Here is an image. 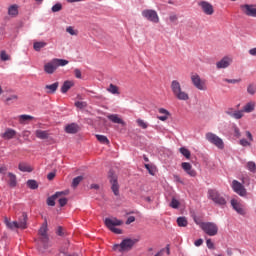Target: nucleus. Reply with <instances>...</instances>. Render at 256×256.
Segmentation results:
<instances>
[{
  "instance_id": "obj_27",
  "label": "nucleus",
  "mask_w": 256,
  "mask_h": 256,
  "mask_svg": "<svg viewBox=\"0 0 256 256\" xmlns=\"http://www.w3.org/2000/svg\"><path fill=\"white\" fill-rule=\"evenodd\" d=\"M19 171L23 173H31L33 171V167L29 166V164L22 162L18 165Z\"/></svg>"
},
{
  "instance_id": "obj_53",
  "label": "nucleus",
  "mask_w": 256,
  "mask_h": 256,
  "mask_svg": "<svg viewBox=\"0 0 256 256\" xmlns=\"http://www.w3.org/2000/svg\"><path fill=\"white\" fill-rule=\"evenodd\" d=\"M145 169H147V171L151 174V175H155V169L149 165V164H145Z\"/></svg>"
},
{
  "instance_id": "obj_10",
  "label": "nucleus",
  "mask_w": 256,
  "mask_h": 256,
  "mask_svg": "<svg viewBox=\"0 0 256 256\" xmlns=\"http://www.w3.org/2000/svg\"><path fill=\"white\" fill-rule=\"evenodd\" d=\"M142 17L147 19V21H151V23H159V15L155 10H151V9L143 10Z\"/></svg>"
},
{
  "instance_id": "obj_6",
  "label": "nucleus",
  "mask_w": 256,
  "mask_h": 256,
  "mask_svg": "<svg viewBox=\"0 0 256 256\" xmlns=\"http://www.w3.org/2000/svg\"><path fill=\"white\" fill-rule=\"evenodd\" d=\"M200 228L206 235H209L210 237H215L217 233H219V227H217V224L213 222H204L200 224Z\"/></svg>"
},
{
  "instance_id": "obj_15",
  "label": "nucleus",
  "mask_w": 256,
  "mask_h": 256,
  "mask_svg": "<svg viewBox=\"0 0 256 256\" xmlns=\"http://www.w3.org/2000/svg\"><path fill=\"white\" fill-rule=\"evenodd\" d=\"M231 206L239 215H245V208L243 207V204H241V202H239L237 199L231 200Z\"/></svg>"
},
{
  "instance_id": "obj_29",
  "label": "nucleus",
  "mask_w": 256,
  "mask_h": 256,
  "mask_svg": "<svg viewBox=\"0 0 256 256\" xmlns=\"http://www.w3.org/2000/svg\"><path fill=\"white\" fill-rule=\"evenodd\" d=\"M8 185L10 187H17V176L11 172L8 173Z\"/></svg>"
},
{
  "instance_id": "obj_2",
  "label": "nucleus",
  "mask_w": 256,
  "mask_h": 256,
  "mask_svg": "<svg viewBox=\"0 0 256 256\" xmlns=\"http://www.w3.org/2000/svg\"><path fill=\"white\" fill-rule=\"evenodd\" d=\"M170 87L174 97L178 99V101H189V93L183 90L179 81L173 80Z\"/></svg>"
},
{
  "instance_id": "obj_3",
  "label": "nucleus",
  "mask_w": 256,
  "mask_h": 256,
  "mask_svg": "<svg viewBox=\"0 0 256 256\" xmlns=\"http://www.w3.org/2000/svg\"><path fill=\"white\" fill-rule=\"evenodd\" d=\"M208 199H210L211 201H213V203H215V205H219L220 207L227 205V200L225 199V196H223V194H221L216 189L208 190Z\"/></svg>"
},
{
  "instance_id": "obj_24",
  "label": "nucleus",
  "mask_w": 256,
  "mask_h": 256,
  "mask_svg": "<svg viewBox=\"0 0 256 256\" xmlns=\"http://www.w3.org/2000/svg\"><path fill=\"white\" fill-rule=\"evenodd\" d=\"M107 118L109 119V121H112V123H117L118 125H125L123 119H121L117 114L108 115Z\"/></svg>"
},
{
  "instance_id": "obj_47",
  "label": "nucleus",
  "mask_w": 256,
  "mask_h": 256,
  "mask_svg": "<svg viewBox=\"0 0 256 256\" xmlns=\"http://www.w3.org/2000/svg\"><path fill=\"white\" fill-rule=\"evenodd\" d=\"M247 169H248V171H251V173H255V171H256L255 162H248L247 163Z\"/></svg>"
},
{
  "instance_id": "obj_39",
  "label": "nucleus",
  "mask_w": 256,
  "mask_h": 256,
  "mask_svg": "<svg viewBox=\"0 0 256 256\" xmlns=\"http://www.w3.org/2000/svg\"><path fill=\"white\" fill-rule=\"evenodd\" d=\"M179 152L181 153V155H183L186 159H191V151H189V149L185 148V147H181L179 149Z\"/></svg>"
},
{
  "instance_id": "obj_35",
  "label": "nucleus",
  "mask_w": 256,
  "mask_h": 256,
  "mask_svg": "<svg viewBox=\"0 0 256 256\" xmlns=\"http://www.w3.org/2000/svg\"><path fill=\"white\" fill-rule=\"evenodd\" d=\"M44 71L48 75H53V72L57 71V66H55V65H44Z\"/></svg>"
},
{
  "instance_id": "obj_55",
  "label": "nucleus",
  "mask_w": 256,
  "mask_h": 256,
  "mask_svg": "<svg viewBox=\"0 0 256 256\" xmlns=\"http://www.w3.org/2000/svg\"><path fill=\"white\" fill-rule=\"evenodd\" d=\"M206 245L208 249H215V244L213 243V241H211V239L206 240Z\"/></svg>"
},
{
  "instance_id": "obj_12",
  "label": "nucleus",
  "mask_w": 256,
  "mask_h": 256,
  "mask_svg": "<svg viewBox=\"0 0 256 256\" xmlns=\"http://www.w3.org/2000/svg\"><path fill=\"white\" fill-rule=\"evenodd\" d=\"M68 194H69V190L56 192L54 195L50 196L47 199V205H49L50 207H55V200L59 199V197H65Z\"/></svg>"
},
{
  "instance_id": "obj_38",
  "label": "nucleus",
  "mask_w": 256,
  "mask_h": 256,
  "mask_svg": "<svg viewBox=\"0 0 256 256\" xmlns=\"http://www.w3.org/2000/svg\"><path fill=\"white\" fill-rule=\"evenodd\" d=\"M247 93H248V95H255V93H256V84L255 83H250V84H248V86H247Z\"/></svg>"
},
{
  "instance_id": "obj_37",
  "label": "nucleus",
  "mask_w": 256,
  "mask_h": 256,
  "mask_svg": "<svg viewBox=\"0 0 256 256\" xmlns=\"http://www.w3.org/2000/svg\"><path fill=\"white\" fill-rule=\"evenodd\" d=\"M66 33H69V35H72L73 37H77V35H79V30L75 29L73 26H68L66 28Z\"/></svg>"
},
{
  "instance_id": "obj_51",
  "label": "nucleus",
  "mask_w": 256,
  "mask_h": 256,
  "mask_svg": "<svg viewBox=\"0 0 256 256\" xmlns=\"http://www.w3.org/2000/svg\"><path fill=\"white\" fill-rule=\"evenodd\" d=\"M61 9H63V5H61V3H57L52 7V12L59 13V11H61Z\"/></svg>"
},
{
  "instance_id": "obj_54",
  "label": "nucleus",
  "mask_w": 256,
  "mask_h": 256,
  "mask_svg": "<svg viewBox=\"0 0 256 256\" xmlns=\"http://www.w3.org/2000/svg\"><path fill=\"white\" fill-rule=\"evenodd\" d=\"M18 99H19V96L14 94L6 98V103H10V101H17Z\"/></svg>"
},
{
  "instance_id": "obj_1",
  "label": "nucleus",
  "mask_w": 256,
  "mask_h": 256,
  "mask_svg": "<svg viewBox=\"0 0 256 256\" xmlns=\"http://www.w3.org/2000/svg\"><path fill=\"white\" fill-rule=\"evenodd\" d=\"M38 233L40 235V238L37 242L38 250L41 253H45V251H47V249L51 247V245L49 244V236L47 235V222H44L42 224Z\"/></svg>"
},
{
  "instance_id": "obj_42",
  "label": "nucleus",
  "mask_w": 256,
  "mask_h": 256,
  "mask_svg": "<svg viewBox=\"0 0 256 256\" xmlns=\"http://www.w3.org/2000/svg\"><path fill=\"white\" fill-rule=\"evenodd\" d=\"M244 111L243 110H236L234 111V113L232 114V118L233 119H243L244 117Z\"/></svg>"
},
{
  "instance_id": "obj_28",
  "label": "nucleus",
  "mask_w": 256,
  "mask_h": 256,
  "mask_svg": "<svg viewBox=\"0 0 256 256\" xmlns=\"http://www.w3.org/2000/svg\"><path fill=\"white\" fill-rule=\"evenodd\" d=\"M58 88H59V82H55L53 84L46 85L45 91L48 94H53V93H55V91H57Z\"/></svg>"
},
{
  "instance_id": "obj_46",
  "label": "nucleus",
  "mask_w": 256,
  "mask_h": 256,
  "mask_svg": "<svg viewBox=\"0 0 256 256\" xmlns=\"http://www.w3.org/2000/svg\"><path fill=\"white\" fill-rule=\"evenodd\" d=\"M31 119H33V116H30L27 114H23L19 116L20 123H25V121H31Z\"/></svg>"
},
{
  "instance_id": "obj_34",
  "label": "nucleus",
  "mask_w": 256,
  "mask_h": 256,
  "mask_svg": "<svg viewBox=\"0 0 256 256\" xmlns=\"http://www.w3.org/2000/svg\"><path fill=\"white\" fill-rule=\"evenodd\" d=\"M177 225L178 227H187L189 225V222L187 221V218L182 216L177 218Z\"/></svg>"
},
{
  "instance_id": "obj_45",
  "label": "nucleus",
  "mask_w": 256,
  "mask_h": 256,
  "mask_svg": "<svg viewBox=\"0 0 256 256\" xmlns=\"http://www.w3.org/2000/svg\"><path fill=\"white\" fill-rule=\"evenodd\" d=\"M81 181H83V176H77L72 181V187H74V189L77 188L79 186V183H81Z\"/></svg>"
},
{
  "instance_id": "obj_30",
  "label": "nucleus",
  "mask_w": 256,
  "mask_h": 256,
  "mask_svg": "<svg viewBox=\"0 0 256 256\" xmlns=\"http://www.w3.org/2000/svg\"><path fill=\"white\" fill-rule=\"evenodd\" d=\"M106 91H108V93H111V95H121L118 86L114 84H110L109 87L106 88Z\"/></svg>"
},
{
  "instance_id": "obj_41",
  "label": "nucleus",
  "mask_w": 256,
  "mask_h": 256,
  "mask_svg": "<svg viewBox=\"0 0 256 256\" xmlns=\"http://www.w3.org/2000/svg\"><path fill=\"white\" fill-rule=\"evenodd\" d=\"M34 51H41L43 47H47L45 42H34L33 44Z\"/></svg>"
},
{
  "instance_id": "obj_4",
  "label": "nucleus",
  "mask_w": 256,
  "mask_h": 256,
  "mask_svg": "<svg viewBox=\"0 0 256 256\" xmlns=\"http://www.w3.org/2000/svg\"><path fill=\"white\" fill-rule=\"evenodd\" d=\"M105 225L110 231H112V233H115L116 235H121V233H123L121 229L115 228L123 225V221L117 218H106Z\"/></svg>"
},
{
  "instance_id": "obj_61",
  "label": "nucleus",
  "mask_w": 256,
  "mask_h": 256,
  "mask_svg": "<svg viewBox=\"0 0 256 256\" xmlns=\"http://www.w3.org/2000/svg\"><path fill=\"white\" fill-rule=\"evenodd\" d=\"M194 245L196 247H201V245H203V239H198L194 242Z\"/></svg>"
},
{
  "instance_id": "obj_9",
  "label": "nucleus",
  "mask_w": 256,
  "mask_h": 256,
  "mask_svg": "<svg viewBox=\"0 0 256 256\" xmlns=\"http://www.w3.org/2000/svg\"><path fill=\"white\" fill-rule=\"evenodd\" d=\"M191 81L194 87L199 91H207V85H205V81L201 80V77L197 73L191 74Z\"/></svg>"
},
{
  "instance_id": "obj_63",
  "label": "nucleus",
  "mask_w": 256,
  "mask_h": 256,
  "mask_svg": "<svg viewBox=\"0 0 256 256\" xmlns=\"http://www.w3.org/2000/svg\"><path fill=\"white\" fill-rule=\"evenodd\" d=\"M0 173H1L2 175H5V173H7V166H1V167H0Z\"/></svg>"
},
{
  "instance_id": "obj_50",
  "label": "nucleus",
  "mask_w": 256,
  "mask_h": 256,
  "mask_svg": "<svg viewBox=\"0 0 256 256\" xmlns=\"http://www.w3.org/2000/svg\"><path fill=\"white\" fill-rule=\"evenodd\" d=\"M179 200L172 198V201L170 203V207H172V209H179Z\"/></svg>"
},
{
  "instance_id": "obj_5",
  "label": "nucleus",
  "mask_w": 256,
  "mask_h": 256,
  "mask_svg": "<svg viewBox=\"0 0 256 256\" xmlns=\"http://www.w3.org/2000/svg\"><path fill=\"white\" fill-rule=\"evenodd\" d=\"M108 181L111 185V191L116 197H119V180L117 174L113 170L108 172Z\"/></svg>"
},
{
  "instance_id": "obj_23",
  "label": "nucleus",
  "mask_w": 256,
  "mask_h": 256,
  "mask_svg": "<svg viewBox=\"0 0 256 256\" xmlns=\"http://www.w3.org/2000/svg\"><path fill=\"white\" fill-rule=\"evenodd\" d=\"M158 113L162 115V116H157V119H159V121H167L169 119V115H171V113H169L167 109H164V108L158 109Z\"/></svg>"
},
{
  "instance_id": "obj_48",
  "label": "nucleus",
  "mask_w": 256,
  "mask_h": 256,
  "mask_svg": "<svg viewBox=\"0 0 256 256\" xmlns=\"http://www.w3.org/2000/svg\"><path fill=\"white\" fill-rule=\"evenodd\" d=\"M68 201L69 200L63 196L58 197V203H59L60 207H65V205H67Z\"/></svg>"
},
{
  "instance_id": "obj_60",
  "label": "nucleus",
  "mask_w": 256,
  "mask_h": 256,
  "mask_svg": "<svg viewBox=\"0 0 256 256\" xmlns=\"http://www.w3.org/2000/svg\"><path fill=\"white\" fill-rule=\"evenodd\" d=\"M249 55H251L252 57H256V47L255 48H251L248 51Z\"/></svg>"
},
{
  "instance_id": "obj_26",
  "label": "nucleus",
  "mask_w": 256,
  "mask_h": 256,
  "mask_svg": "<svg viewBox=\"0 0 256 256\" xmlns=\"http://www.w3.org/2000/svg\"><path fill=\"white\" fill-rule=\"evenodd\" d=\"M8 15L10 17H17L19 15V6L17 4L11 5L8 8Z\"/></svg>"
},
{
  "instance_id": "obj_32",
  "label": "nucleus",
  "mask_w": 256,
  "mask_h": 256,
  "mask_svg": "<svg viewBox=\"0 0 256 256\" xmlns=\"http://www.w3.org/2000/svg\"><path fill=\"white\" fill-rule=\"evenodd\" d=\"M48 65H69V61L65 59L54 58L48 63Z\"/></svg>"
},
{
  "instance_id": "obj_57",
  "label": "nucleus",
  "mask_w": 256,
  "mask_h": 256,
  "mask_svg": "<svg viewBox=\"0 0 256 256\" xmlns=\"http://www.w3.org/2000/svg\"><path fill=\"white\" fill-rule=\"evenodd\" d=\"M131 223H135V216L128 217L126 225H131Z\"/></svg>"
},
{
  "instance_id": "obj_36",
  "label": "nucleus",
  "mask_w": 256,
  "mask_h": 256,
  "mask_svg": "<svg viewBox=\"0 0 256 256\" xmlns=\"http://www.w3.org/2000/svg\"><path fill=\"white\" fill-rule=\"evenodd\" d=\"M96 139L99 141V143H102V145H109V138L105 135H96Z\"/></svg>"
},
{
  "instance_id": "obj_56",
  "label": "nucleus",
  "mask_w": 256,
  "mask_h": 256,
  "mask_svg": "<svg viewBox=\"0 0 256 256\" xmlns=\"http://www.w3.org/2000/svg\"><path fill=\"white\" fill-rule=\"evenodd\" d=\"M169 19L171 23H177V20L179 19L176 14H170Z\"/></svg>"
},
{
  "instance_id": "obj_18",
  "label": "nucleus",
  "mask_w": 256,
  "mask_h": 256,
  "mask_svg": "<svg viewBox=\"0 0 256 256\" xmlns=\"http://www.w3.org/2000/svg\"><path fill=\"white\" fill-rule=\"evenodd\" d=\"M15 135H17V131L11 128H7L4 133L0 134V137L6 141L14 139Z\"/></svg>"
},
{
  "instance_id": "obj_21",
  "label": "nucleus",
  "mask_w": 256,
  "mask_h": 256,
  "mask_svg": "<svg viewBox=\"0 0 256 256\" xmlns=\"http://www.w3.org/2000/svg\"><path fill=\"white\" fill-rule=\"evenodd\" d=\"M17 223L19 225V229H27V213H22Z\"/></svg>"
},
{
  "instance_id": "obj_64",
  "label": "nucleus",
  "mask_w": 256,
  "mask_h": 256,
  "mask_svg": "<svg viewBox=\"0 0 256 256\" xmlns=\"http://www.w3.org/2000/svg\"><path fill=\"white\" fill-rule=\"evenodd\" d=\"M58 256H77V255H69L67 252L65 251H60V253L58 254Z\"/></svg>"
},
{
  "instance_id": "obj_19",
  "label": "nucleus",
  "mask_w": 256,
  "mask_h": 256,
  "mask_svg": "<svg viewBox=\"0 0 256 256\" xmlns=\"http://www.w3.org/2000/svg\"><path fill=\"white\" fill-rule=\"evenodd\" d=\"M255 107H256V102L254 100H251L243 106L242 111L244 113H253V111H255Z\"/></svg>"
},
{
  "instance_id": "obj_25",
  "label": "nucleus",
  "mask_w": 256,
  "mask_h": 256,
  "mask_svg": "<svg viewBox=\"0 0 256 256\" xmlns=\"http://www.w3.org/2000/svg\"><path fill=\"white\" fill-rule=\"evenodd\" d=\"M74 86H75V82L71 80H66L61 87V93H67V91H69V89H71V87H74Z\"/></svg>"
},
{
  "instance_id": "obj_20",
  "label": "nucleus",
  "mask_w": 256,
  "mask_h": 256,
  "mask_svg": "<svg viewBox=\"0 0 256 256\" xmlns=\"http://www.w3.org/2000/svg\"><path fill=\"white\" fill-rule=\"evenodd\" d=\"M65 131H66V133H70V134L79 133V125L76 123L68 124L65 127Z\"/></svg>"
},
{
  "instance_id": "obj_62",
  "label": "nucleus",
  "mask_w": 256,
  "mask_h": 256,
  "mask_svg": "<svg viewBox=\"0 0 256 256\" xmlns=\"http://www.w3.org/2000/svg\"><path fill=\"white\" fill-rule=\"evenodd\" d=\"M74 73H75V77H76L77 79H81V70L76 69V70L74 71Z\"/></svg>"
},
{
  "instance_id": "obj_43",
  "label": "nucleus",
  "mask_w": 256,
  "mask_h": 256,
  "mask_svg": "<svg viewBox=\"0 0 256 256\" xmlns=\"http://www.w3.org/2000/svg\"><path fill=\"white\" fill-rule=\"evenodd\" d=\"M136 123L138 127H141V129H147V127H149V124L143 119H137Z\"/></svg>"
},
{
  "instance_id": "obj_31",
  "label": "nucleus",
  "mask_w": 256,
  "mask_h": 256,
  "mask_svg": "<svg viewBox=\"0 0 256 256\" xmlns=\"http://www.w3.org/2000/svg\"><path fill=\"white\" fill-rule=\"evenodd\" d=\"M231 63H233V57L224 56L219 62L216 63V65H231Z\"/></svg>"
},
{
  "instance_id": "obj_44",
  "label": "nucleus",
  "mask_w": 256,
  "mask_h": 256,
  "mask_svg": "<svg viewBox=\"0 0 256 256\" xmlns=\"http://www.w3.org/2000/svg\"><path fill=\"white\" fill-rule=\"evenodd\" d=\"M27 187H29V189H38L39 184H37V182L35 180H28Z\"/></svg>"
},
{
  "instance_id": "obj_59",
  "label": "nucleus",
  "mask_w": 256,
  "mask_h": 256,
  "mask_svg": "<svg viewBox=\"0 0 256 256\" xmlns=\"http://www.w3.org/2000/svg\"><path fill=\"white\" fill-rule=\"evenodd\" d=\"M47 179L49 181H53V179H55V172H50L48 175H47Z\"/></svg>"
},
{
  "instance_id": "obj_49",
  "label": "nucleus",
  "mask_w": 256,
  "mask_h": 256,
  "mask_svg": "<svg viewBox=\"0 0 256 256\" xmlns=\"http://www.w3.org/2000/svg\"><path fill=\"white\" fill-rule=\"evenodd\" d=\"M233 131L234 137H236V139H241V129H239L237 126H233Z\"/></svg>"
},
{
  "instance_id": "obj_52",
  "label": "nucleus",
  "mask_w": 256,
  "mask_h": 256,
  "mask_svg": "<svg viewBox=\"0 0 256 256\" xmlns=\"http://www.w3.org/2000/svg\"><path fill=\"white\" fill-rule=\"evenodd\" d=\"M75 107H77L78 109H85V107H87V103L86 102H75Z\"/></svg>"
},
{
  "instance_id": "obj_14",
  "label": "nucleus",
  "mask_w": 256,
  "mask_h": 256,
  "mask_svg": "<svg viewBox=\"0 0 256 256\" xmlns=\"http://www.w3.org/2000/svg\"><path fill=\"white\" fill-rule=\"evenodd\" d=\"M245 135L248 140L245 138L240 139L239 145H241V147H251V143L254 141L253 134H251V131H246Z\"/></svg>"
},
{
  "instance_id": "obj_40",
  "label": "nucleus",
  "mask_w": 256,
  "mask_h": 256,
  "mask_svg": "<svg viewBox=\"0 0 256 256\" xmlns=\"http://www.w3.org/2000/svg\"><path fill=\"white\" fill-rule=\"evenodd\" d=\"M0 59H1V61H11V55H9V53H7V51L2 50L0 52Z\"/></svg>"
},
{
  "instance_id": "obj_8",
  "label": "nucleus",
  "mask_w": 256,
  "mask_h": 256,
  "mask_svg": "<svg viewBox=\"0 0 256 256\" xmlns=\"http://www.w3.org/2000/svg\"><path fill=\"white\" fill-rule=\"evenodd\" d=\"M206 140L211 143L212 145H215L218 149H225V143L223 142V139H221L217 134L213 132L206 133Z\"/></svg>"
},
{
  "instance_id": "obj_16",
  "label": "nucleus",
  "mask_w": 256,
  "mask_h": 256,
  "mask_svg": "<svg viewBox=\"0 0 256 256\" xmlns=\"http://www.w3.org/2000/svg\"><path fill=\"white\" fill-rule=\"evenodd\" d=\"M181 167L185 171V173H187V175H189L190 177H197V171L193 169V166L191 165V163L183 162L181 164Z\"/></svg>"
},
{
  "instance_id": "obj_11",
  "label": "nucleus",
  "mask_w": 256,
  "mask_h": 256,
  "mask_svg": "<svg viewBox=\"0 0 256 256\" xmlns=\"http://www.w3.org/2000/svg\"><path fill=\"white\" fill-rule=\"evenodd\" d=\"M232 189L234 193H237V195H240V197H245L247 195V190L245 189V186L241 184V182L237 180L232 181Z\"/></svg>"
},
{
  "instance_id": "obj_22",
  "label": "nucleus",
  "mask_w": 256,
  "mask_h": 256,
  "mask_svg": "<svg viewBox=\"0 0 256 256\" xmlns=\"http://www.w3.org/2000/svg\"><path fill=\"white\" fill-rule=\"evenodd\" d=\"M4 223L8 229H19V222L13 221L11 222V219L5 217Z\"/></svg>"
},
{
  "instance_id": "obj_7",
  "label": "nucleus",
  "mask_w": 256,
  "mask_h": 256,
  "mask_svg": "<svg viewBox=\"0 0 256 256\" xmlns=\"http://www.w3.org/2000/svg\"><path fill=\"white\" fill-rule=\"evenodd\" d=\"M133 245H135V240L128 238L124 239L120 244H115L113 246V250L123 253V251H131V249H133Z\"/></svg>"
},
{
  "instance_id": "obj_17",
  "label": "nucleus",
  "mask_w": 256,
  "mask_h": 256,
  "mask_svg": "<svg viewBox=\"0 0 256 256\" xmlns=\"http://www.w3.org/2000/svg\"><path fill=\"white\" fill-rule=\"evenodd\" d=\"M200 7L202 8L203 13H205V15H213V13H215V10L213 9V5H211V3L206 2V1H202L200 2Z\"/></svg>"
},
{
  "instance_id": "obj_13",
  "label": "nucleus",
  "mask_w": 256,
  "mask_h": 256,
  "mask_svg": "<svg viewBox=\"0 0 256 256\" xmlns=\"http://www.w3.org/2000/svg\"><path fill=\"white\" fill-rule=\"evenodd\" d=\"M241 11L248 17H256V7L249 4H243L240 6Z\"/></svg>"
},
{
  "instance_id": "obj_58",
  "label": "nucleus",
  "mask_w": 256,
  "mask_h": 256,
  "mask_svg": "<svg viewBox=\"0 0 256 256\" xmlns=\"http://www.w3.org/2000/svg\"><path fill=\"white\" fill-rule=\"evenodd\" d=\"M226 82L232 84L241 83V79H226Z\"/></svg>"
},
{
  "instance_id": "obj_33",
  "label": "nucleus",
  "mask_w": 256,
  "mask_h": 256,
  "mask_svg": "<svg viewBox=\"0 0 256 256\" xmlns=\"http://www.w3.org/2000/svg\"><path fill=\"white\" fill-rule=\"evenodd\" d=\"M35 135L38 139H49V132L45 130H36Z\"/></svg>"
}]
</instances>
